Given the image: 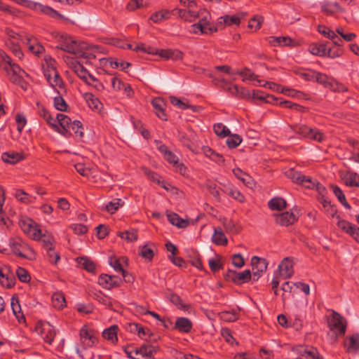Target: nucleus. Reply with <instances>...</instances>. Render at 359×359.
I'll list each match as a JSON object with an SVG mask.
<instances>
[{
	"instance_id": "1",
	"label": "nucleus",
	"mask_w": 359,
	"mask_h": 359,
	"mask_svg": "<svg viewBox=\"0 0 359 359\" xmlns=\"http://www.w3.org/2000/svg\"><path fill=\"white\" fill-rule=\"evenodd\" d=\"M80 338L81 347L76 348V353L82 359H94V354L88 351L87 348L93 347L97 342V337L95 332L84 326L80 330Z\"/></svg>"
},
{
	"instance_id": "2",
	"label": "nucleus",
	"mask_w": 359,
	"mask_h": 359,
	"mask_svg": "<svg viewBox=\"0 0 359 359\" xmlns=\"http://www.w3.org/2000/svg\"><path fill=\"white\" fill-rule=\"evenodd\" d=\"M0 58L5 63L3 67L9 79L14 83L20 84L24 76H27V73L20 67L12 62L11 58L4 50H0Z\"/></svg>"
},
{
	"instance_id": "3",
	"label": "nucleus",
	"mask_w": 359,
	"mask_h": 359,
	"mask_svg": "<svg viewBox=\"0 0 359 359\" xmlns=\"http://www.w3.org/2000/svg\"><path fill=\"white\" fill-rule=\"evenodd\" d=\"M9 246L13 253L17 256L29 259L35 258L34 251L20 237L10 239Z\"/></svg>"
},
{
	"instance_id": "4",
	"label": "nucleus",
	"mask_w": 359,
	"mask_h": 359,
	"mask_svg": "<svg viewBox=\"0 0 359 359\" xmlns=\"http://www.w3.org/2000/svg\"><path fill=\"white\" fill-rule=\"evenodd\" d=\"M56 48L79 56L82 49L87 48V43L78 42L71 36H60L59 43L56 46Z\"/></svg>"
},
{
	"instance_id": "5",
	"label": "nucleus",
	"mask_w": 359,
	"mask_h": 359,
	"mask_svg": "<svg viewBox=\"0 0 359 359\" xmlns=\"http://www.w3.org/2000/svg\"><path fill=\"white\" fill-rule=\"evenodd\" d=\"M292 130L302 137L318 142H322L326 140L325 135L319 129L310 128L306 125H295L292 127Z\"/></svg>"
},
{
	"instance_id": "6",
	"label": "nucleus",
	"mask_w": 359,
	"mask_h": 359,
	"mask_svg": "<svg viewBox=\"0 0 359 359\" xmlns=\"http://www.w3.org/2000/svg\"><path fill=\"white\" fill-rule=\"evenodd\" d=\"M19 226L22 231L30 238L39 241L42 237L39 226L29 217H22L19 220Z\"/></svg>"
},
{
	"instance_id": "7",
	"label": "nucleus",
	"mask_w": 359,
	"mask_h": 359,
	"mask_svg": "<svg viewBox=\"0 0 359 359\" xmlns=\"http://www.w3.org/2000/svg\"><path fill=\"white\" fill-rule=\"evenodd\" d=\"M6 32L8 36V39L6 41L7 47L15 57L22 59L24 55L20 47V43L21 41L25 43V41L22 36L11 29H7Z\"/></svg>"
},
{
	"instance_id": "8",
	"label": "nucleus",
	"mask_w": 359,
	"mask_h": 359,
	"mask_svg": "<svg viewBox=\"0 0 359 359\" xmlns=\"http://www.w3.org/2000/svg\"><path fill=\"white\" fill-rule=\"evenodd\" d=\"M286 175L293 182L302 185L307 189H313L318 183L311 177L306 176L300 172L291 168L286 172Z\"/></svg>"
},
{
	"instance_id": "9",
	"label": "nucleus",
	"mask_w": 359,
	"mask_h": 359,
	"mask_svg": "<svg viewBox=\"0 0 359 359\" xmlns=\"http://www.w3.org/2000/svg\"><path fill=\"white\" fill-rule=\"evenodd\" d=\"M35 330L45 342L51 344L56 336L55 327L48 322L39 321L36 325Z\"/></svg>"
},
{
	"instance_id": "10",
	"label": "nucleus",
	"mask_w": 359,
	"mask_h": 359,
	"mask_svg": "<svg viewBox=\"0 0 359 359\" xmlns=\"http://www.w3.org/2000/svg\"><path fill=\"white\" fill-rule=\"evenodd\" d=\"M328 326L331 331L337 335H344L346 332V324L344 318L337 312H333L328 320Z\"/></svg>"
},
{
	"instance_id": "11",
	"label": "nucleus",
	"mask_w": 359,
	"mask_h": 359,
	"mask_svg": "<svg viewBox=\"0 0 359 359\" xmlns=\"http://www.w3.org/2000/svg\"><path fill=\"white\" fill-rule=\"evenodd\" d=\"M44 76L50 86L58 94L66 92L65 83L57 70L51 69L50 73L44 74Z\"/></svg>"
},
{
	"instance_id": "12",
	"label": "nucleus",
	"mask_w": 359,
	"mask_h": 359,
	"mask_svg": "<svg viewBox=\"0 0 359 359\" xmlns=\"http://www.w3.org/2000/svg\"><path fill=\"white\" fill-rule=\"evenodd\" d=\"M303 359H324L318 349L313 346L299 345L293 348Z\"/></svg>"
},
{
	"instance_id": "13",
	"label": "nucleus",
	"mask_w": 359,
	"mask_h": 359,
	"mask_svg": "<svg viewBox=\"0 0 359 359\" xmlns=\"http://www.w3.org/2000/svg\"><path fill=\"white\" fill-rule=\"evenodd\" d=\"M251 264L253 279L257 280L261 274L266 270L268 262L264 258L255 256L251 259Z\"/></svg>"
},
{
	"instance_id": "14",
	"label": "nucleus",
	"mask_w": 359,
	"mask_h": 359,
	"mask_svg": "<svg viewBox=\"0 0 359 359\" xmlns=\"http://www.w3.org/2000/svg\"><path fill=\"white\" fill-rule=\"evenodd\" d=\"M57 120L58 124V130H56V132L60 133L66 137H70V126L73 122L71 118L65 114H57Z\"/></svg>"
},
{
	"instance_id": "15",
	"label": "nucleus",
	"mask_w": 359,
	"mask_h": 359,
	"mask_svg": "<svg viewBox=\"0 0 359 359\" xmlns=\"http://www.w3.org/2000/svg\"><path fill=\"white\" fill-rule=\"evenodd\" d=\"M121 283V278L115 276L101 274L98 278L100 285L107 290L119 287Z\"/></svg>"
},
{
	"instance_id": "16",
	"label": "nucleus",
	"mask_w": 359,
	"mask_h": 359,
	"mask_svg": "<svg viewBox=\"0 0 359 359\" xmlns=\"http://www.w3.org/2000/svg\"><path fill=\"white\" fill-rule=\"evenodd\" d=\"M337 226L359 243V228L344 219H339Z\"/></svg>"
},
{
	"instance_id": "17",
	"label": "nucleus",
	"mask_w": 359,
	"mask_h": 359,
	"mask_svg": "<svg viewBox=\"0 0 359 359\" xmlns=\"http://www.w3.org/2000/svg\"><path fill=\"white\" fill-rule=\"evenodd\" d=\"M66 62L80 79L84 81L85 80H87L90 74L79 62L73 58L67 57Z\"/></svg>"
},
{
	"instance_id": "18",
	"label": "nucleus",
	"mask_w": 359,
	"mask_h": 359,
	"mask_svg": "<svg viewBox=\"0 0 359 359\" xmlns=\"http://www.w3.org/2000/svg\"><path fill=\"white\" fill-rule=\"evenodd\" d=\"M280 276L285 279L290 278L294 273L293 262L289 257L285 258L279 264Z\"/></svg>"
},
{
	"instance_id": "19",
	"label": "nucleus",
	"mask_w": 359,
	"mask_h": 359,
	"mask_svg": "<svg viewBox=\"0 0 359 359\" xmlns=\"http://www.w3.org/2000/svg\"><path fill=\"white\" fill-rule=\"evenodd\" d=\"M156 55L165 60H182L184 53L177 49H157Z\"/></svg>"
},
{
	"instance_id": "20",
	"label": "nucleus",
	"mask_w": 359,
	"mask_h": 359,
	"mask_svg": "<svg viewBox=\"0 0 359 359\" xmlns=\"http://www.w3.org/2000/svg\"><path fill=\"white\" fill-rule=\"evenodd\" d=\"M25 158V155L23 152H17L14 151H9L4 152L1 155V159L4 163L10 164H15Z\"/></svg>"
},
{
	"instance_id": "21",
	"label": "nucleus",
	"mask_w": 359,
	"mask_h": 359,
	"mask_svg": "<svg viewBox=\"0 0 359 359\" xmlns=\"http://www.w3.org/2000/svg\"><path fill=\"white\" fill-rule=\"evenodd\" d=\"M151 104L154 109L155 114L161 120L166 121L167 116L165 113V102L161 97H156L152 100Z\"/></svg>"
},
{
	"instance_id": "22",
	"label": "nucleus",
	"mask_w": 359,
	"mask_h": 359,
	"mask_svg": "<svg viewBox=\"0 0 359 359\" xmlns=\"http://www.w3.org/2000/svg\"><path fill=\"white\" fill-rule=\"evenodd\" d=\"M197 18H199V24L208 29H212L211 34L217 32V28L211 22V15L206 10H201L197 13Z\"/></svg>"
},
{
	"instance_id": "23",
	"label": "nucleus",
	"mask_w": 359,
	"mask_h": 359,
	"mask_svg": "<svg viewBox=\"0 0 359 359\" xmlns=\"http://www.w3.org/2000/svg\"><path fill=\"white\" fill-rule=\"evenodd\" d=\"M25 43L27 44L29 50L34 55L39 56L43 51L44 48L39 43L37 42L36 39L32 36H27L25 39Z\"/></svg>"
},
{
	"instance_id": "24",
	"label": "nucleus",
	"mask_w": 359,
	"mask_h": 359,
	"mask_svg": "<svg viewBox=\"0 0 359 359\" xmlns=\"http://www.w3.org/2000/svg\"><path fill=\"white\" fill-rule=\"evenodd\" d=\"M297 220V217L292 212H285L276 215V222L281 226H287L292 224Z\"/></svg>"
},
{
	"instance_id": "25",
	"label": "nucleus",
	"mask_w": 359,
	"mask_h": 359,
	"mask_svg": "<svg viewBox=\"0 0 359 359\" xmlns=\"http://www.w3.org/2000/svg\"><path fill=\"white\" fill-rule=\"evenodd\" d=\"M344 347L347 352L355 353L359 350V335L353 334L344 340Z\"/></svg>"
},
{
	"instance_id": "26",
	"label": "nucleus",
	"mask_w": 359,
	"mask_h": 359,
	"mask_svg": "<svg viewBox=\"0 0 359 359\" xmlns=\"http://www.w3.org/2000/svg\"><path fill=\"white\" fill-rule=\"evenodd\" d=\"M157 347L149 344H143L137 351H135V355L143 358H151L157 352Z\"/></svg>"
},
{
	"instance_id": "27",
	"label": "nucleus",
	"mask_w": 359,
	"mask_h": 359,
	"mask_svg": "<svg viewBox=\"0 0 359 359\" xmlns=\"http://www.w3.org/2000/svg\"><path fill=\"white\" fill-rule=\"evenodd\" d=\"M83 97L90 109L97 111L102 109V102L93 93H86L83 94Z\"/></svg>"
},
{
	"instance_id": "28",
	"label": "nucleus",
	"mask_w": 359,
	"mask_h": 359,
	"mask_svg": "<svg viewBox=\"0 0 359 359\" xmlns=\"http://www.w3.org/2000/svg\"><path fill=\"white\" fill-rule=\"evenodd\" d=\"M159 151L163 155L164 158L170 164L175 165L179 161L178 157L170 151L165 144H160L158 147Z\"/></svg>"
},
{
	"instance_id": "29",
	"label": "nucleus",
	"mask_w": 359,
	"mask_h": 359,
	"mask_svg": "<svg viewBox=\"0 0 359 359\" xmlns=\"http://www.w3.org/2000/svg\"><path fill=\"white\" fill-rule=\"evenodd\" d=\"M170 301L179 309L190 312L191 306L189 304H185L181 297L175 293L170 294L169 296Z\"/></svg>"
},
{
	"instance_id": "30",
	"label": "nucleus",
	"mask_w": 359,
	"mask_h": 359,
	"mask_svg": "<svg viewBox=\"0 0 359 359\" xmlns=\"http://www.w3.org/2000/svg\"><path fill=\"white\" fill-rule=\"evenodd\" d=\"M175 327L181 332L188 333L192 327V323L187 318L180 317L176 320Z\"/></svg>"
},
{
	"instance_id": "31",
	"label": "nucleus",
	"mask_w": 359,
	"mask_h": 359,
	"mask_svg": "<svg viewBox=\"0 0 359 359\" xmlns=\"http://www.w3.org/2000/svg\"><path fill=\"white\" fill-rule=\"evenodd\" d=\"M167 217L172 225L179 228H185L189 224V220L180 218L177 214L174 212L168 213Z\"/></svg>"
},
{
	"instance_id": "32",
	"label": "nucleus",
	"mask_w": 359,
	"mask_h": 359,
	"mask_svg": "<svg viewBox=\"0 0 359 359\" xmlns=\"http://www.w3.org/2000/svg\"><path fill=\"white\" fill-rule=\"evenodd\" d=\"M173 12L172 11L163 9L158 12L153 13L150 19L155 23H158L162 22L163 20L169 19L172 15Z\"/></svg>"
},
{
	"instance_id": "33",
	"label": "nucleus",
	"mask_w": 359,
	"mask_h": 359,
	"mask_svg": "<svg viewBox=\"0 0 359 359\" xmlns=\"http://www.w3.org/2000/svg\"><path fill=\"white\" fill-rule=\"evenodd\" d=\"M51 302L53 307L57 309H62L66 306V300L64 294L62 292H55L51 297Z\"/></svg>"
},
{
	"instance_id": "34",
	"label": "nucleus",
	"mask_w": 359,
	"mask_h": 359,
	"mask_svg": "<svg viewBox=\"0 0 359 359\" xmlns=\"http://www.w3.org/2000/svg\"><path fill=\"white\" fill-rule=\"evenodd\" d=\"M240 309L236 308L231 311H222L219 313L221 319L227 322H234L238 319Z\"/></svg>"
},
{
	"instance_id": "35",
	"label": "nucleus",
	"mask_w": 359,
	"mask_h": 359,
	"mask_svg": "<svg viewBox=\"0 0 359 359\" xmlns=\"http://www.w3.org/2000/svg\"><path fill=\"white\" fill-rule=\"evenodd\" d=\"M222 191L226 193V194L231 196L235 200L242 203L245 201L244 196L236 188H234L231 185H226L224 187V189Z\"/></svg>"
},
{
	"instance_id": "36",
	"label": "nucleus",
	"mask_w": 359,
	"mask_h": 359,
	"mask_svg": "<svg viewBox=\"0 0 359 359\" xmlns=\"http://www.w3.org/2000/svg\"><path fill=\"white\" fill-rule=\"evenodd\" d=\"M238 74L243 76V81H256L257 85L262 86V81L259 79V76L251 72L249 69L245 68L241 72H237Z\"/></svg>"
},
{
	"instance_id": "37",
	"label": "nucleus",
	"mask_w": 359,
	"mask_h": 359,
	"mask_svg": "<svg viewBox=\"0 0 359 359\" xmlns=\"http://www.w3.org/2000/svg\"><path fill=\"white\" fill-rule=\"evenodd\" d=\"M15 197L18 201L25 204L33 203L36 200V197L28 194L22 189L16 190Z\"/></svg>"
},
{
	"instance_id": "38",
	"label": "nucleus",
	"mask_w": 359,
	"mask_h": 359,
	"mask_svg": "<svg viewBox=\"0 0 359 359\" xmlns=\"http://www.w3.org/2000/svg\"><path fill=\"white\" fill-rule=\"evenodd\" d=\"M327 47L325 43H312L309 47V51L314 55L326 56Z\"/></svg>"
},
{
	"instance_id": "39",
	"label": "nucleus",
	"mask_w": 359,
	"mask_h": 359,
	"mask_svg": "<svg viewBox=\"0 0 359 359\" xmlns=\"http://www.w3.org/2000/svg\"><path fill=\"white\" fill-rule=\"evenodd\" d=\"M344 180L346 186L359 187V175L354 172H347Z\"/></svg>"
},
{
	"instance_id": "40",
	"label": "nucleus",
	"mask_w": 359,
	"mask_h": 359,
	"mask_svg": "<svg viewBox=\"0 0 359 359\" xmlns=\"http://www.w3.org/2000/svg\"><path fill=\"white\" fill-rule=\"evenodd\" d=\"M118 327L117 325H111L109 328L105 329L102 332V336L105 339L115 343L118 341L117 331Z\"/></svg>"
},
{
	"instance_id": "41",
	"label": "nucleus",
	"mask_w": 359,
	"mask_h": 359,
	"mask_svg": "<svg viewBox=\"0 0 359 359\" xmlns=\"http://www.w3.org/2000/svg\"><path fill=\"white\" fill-rule=\"evenodd\" d=\"M212 239V242L217 245H226L228 243L225 234L220 228L215 229Z\"/></svg>"
},
{
	"instance_id": "42",
	"label": "nucleus",
	"mask_w": 359,
	"mask_h": 359,
	"mask_svg": "<svg viewBox=\"0 0 359 359\" xmlns=\"http://www.w3.org/2000/svg\"><path fill=\"white\" fill-rule=\"evenodd\" d=\"M0 283L2 286L10 288L14 286L15 278L12 273L4 274L3 271L0 269Z\"/></svg>"
},
{
	"instance_id": "43",
	"label": "nucleus",
	"mask_w": 359,
	"mask_h": 359,
	"mask_svg": "<svg viewBox=\"0 0 359 359\" xmlns=\"http://www.w3.org/2000/svg\"><path fill=\"white\" fill-rule=\"evenodd\" d=\"M98 50L99 48L97 46L90 47L87 44V48L82 49L79 56L88 60H91L92 59H95L97 57L96 53Z\"/></svg>"
},
{
	"instance_id": "44",
	"label": "nucleus",
	"mask_w": 359,
	"mask_h": 359,
	"mask_svg": "<svg viewBox=\"0 0 359 359\" xmlns=\"http://www.w3.org/2000/svg\"><path fill=\"white\" fill-rule=\"evenodd\" d=\"M117 235L128 242L136 241L138 238L137 231L134 229L126 231H118Z\"/></svg>"
},
{
	"instance_id": "45",
	"label": "nucleus",
	"mask_w": 359,
	"mask_h": 359,
	"mask_svg": "<svg viewBox=\"0 0 359 359\" xmlns=\"http://www.w3.org/2000/svg\"><path fill=\"white\" fill-rule=\"evenodd\" d=\"M76 260L78 264L87 271L90 273H95V264L91 259L87 257H79L77 258Z\"/></svg>"
},
{
	"instance_id": "46",
	"label": "nucleus",
	"mask_w": 359,
	"mask_h": 359,
	"mask_svg": "<svg viewBox=\"0 0 359 359\" xmlns=\"http://www.w3.org/2000/svg\"><path fill=\"white\" fill-rule=\"evenodd\" d=\"M269 207L271 210H282L286 207V201L282 198L276 197L269 201Z\"/></svg>"
},
{
	"instance_id": "47",
	"label": "nucleus",
	"mask_w": 359,
	"mask_h": 359,
	"mask_svg": "<svg viewBox=\"0 0 359 359\" xmlns=\"http://www.w3.org/2000/svg\"><path fill=\"white\" fill-rule=\"evenodd\" d=\"M138 255L142 258L151 261L154 255V251L148 244L140 246L138 248Z\"/></svg>"
},
{
	"instance_id": "48",
	"label": "nucleus",
	"mask_w": 359,
	"mask_h": 359,
	"mask_svg": "<svg viewBox=\"0 0 359 359\" xmlns=\"http://www.w3.org/2000/svg\"><path fill=\"white\" fill-rule=\"evenodd\" d=\"M109 265L114 268V269L116 271H118V272H121L123 278L125 279V281L126 282H130V280H127L126 278H127V275H126V271H125L121 263H120V259H116V258H112L111 257L109 259Z\"/></svg>"
},
{
	"instance_id": "49",
	"label": "nucleus",
	"mask_w": 359,
	"mask_h": 359,
	"mask_svg": "<svg viewBox=\"0 0 359 359\" xmlns=\"http://www.w3.org/2000/svg\"><path fill=\"white\" fill-rule=\"evenodd\" d=\"M11 306L15 317L20 320V318H24V316L21 311V307L18 298L13 297L11 300Z\"/></svg>"
},
{
	"instance_id": "50",
	"label": "nucleus",
	"mask_w": 359,
	"mask_h": 359,
	"mask_svg": "<svg viewBox=\"0 0 359 359\" xmlns=\"http://www.w3.org/2000/svg\"><path fill=\"white\" fill-rule=\"evenodd\" d=\"M72 132L75 134L76 137L81 139L83 137V128L80 121H74L72 122L70 126L71 135H72Z\"/></svg>"
},
{
	"instance_id": "51",
	"label": "nucleus",
	"mask_w": 359,
	"mask_h": 359,
	"mask_svg": "<svg viewBox=\"0 0 359 359\" xmlns=\"http://www.w3.org/2000/svg\"><path fill=\"white\" fill-rule=\"evenodd\" d=\"M333 193L341 202V203L346 208L350 209L351 206L346 200L345 195L342 190L337 186H332Z\"/></svg>"
},
{
	"instance_id": "52",
	"label": "nucleus",
	"mask_w": 359,
	"mask_h": 359,
	"mask_svg": "<svg viewBox=\"0 0 359 359\" xmlns=\"http://www.w3.org/2000/svg\"><path fill=\"white\" fill-rule=\"evenodd\" d=\"M44 64L43 65V74H47L50 73L51 69L57 70L56 69V62L55 60L51 57L50 56H46L44 57Z\"/></svg>"
},
{
	"instance_id": "53",
	"label": "nucleus",
	"mask_w": 359,
	"mask_h": 359,
	"mask_svg": "<svg viewBox=\"0 0 359 359\" xmlns=\"http://www.w3.org/2000/svg\"><path fill=\"white\" fill-rule=\"evenodd\" d=\"M219 20V23L223 22L224 25L228 26H231L232 25H239L241 22V19L237 15H225L224 17H221Z\"/></svg>"
},
{
	"instance_id": "54",
	"label": "nucleus",
	"mask_w": 359,
	"mask_h": 359,
	"mask_svg": "<svg viewBox=\"0 0 359 359\" xmlns=\"http://www.w3.org/2000/svg\"><path fill=\"white\" fill-rule=\"evenodd\" d=\"M202 151L203 154L208 158H211L212 160L219 162L223 161L222 156L219 155V154L216 153L215 151H213L211 148L209 147H203Z\"/></svg>"
},
{
	"instance_id": "55",
	"label": "nucleus",
	"mask_w": 359,
	"mask_h": 359,
	"mask_svg": "<svg viewBox=\"0 0 359 359\" xmlns=\"http://www.w3.org/2000/svg\"><path fill=\"white\" fill-rule=\"evenodd\" d=\"M131 330L137 332L139 337L147 340V337L150 336V330L149 329H144L141 325L134 323L130 325Z\"/></svg>"
},
{
	"instance_id": "56",
	"label": "nucleus",
	"mask_w": 359,
	"mask_h": 359,
	"mask_svg": "<svg viewBox=\"0 0 359 359\" xmlns=\"http://www.w3.org/2000/svg\"><path fill=\"white\" fill-rule=\"evenodd\" d=\"M213 129L217 135L221 137H227L230 133L229 129L220 123L215 124Z\"/></svg>"
},
{
	"instance_id": "57",
	"label": "nucleus",
	"mask_w": 359,
	"mask_h": 359,
	"mask_svg": "<svg viewBox=\"0 0 359 359\" xmlns=\"http://www.w3.org/2000/svg\"><path fill=\"white\" fill-rule=\"evenodd\" d=\"M269 43L273 46L276 44L279 46H289L292 43V39L289 37L281 36L274 37L272 36L269 39Z\"/></svg>"
},
{
	"instance_id": "58",
	"label": "nucleus",
	"mask_w": 359,
	"mask_h": 359,
	"mask_svg": "<svg viewBox=\"0 0 359 359\" xmlns=\"http://www.w3.org/2000/svg\"><path fill=\"white\" fill-rule=\"evenodd\" d=\"M85 82L87 84L92 86L97 91H102L104 90L103 84L90 74L88 76L87 80H85Z\"/></svg>"
},
{
	"instance_id": "59",
	"label": "nucleus",
	"mask_w": 359,
	"mask_h": 359,
	"mask_svg": "<svg viewBox=\"0 0 359 359\" xmlns=\"http://www.w3.org/2000/svg\"><path fill=\"white\" fill-rule=\"evenodd\" d=\"M316 72L311 69H306L298 70L296 72V74L306 81H315Z\"/></svg>"
},
{
	"instance_id": "60",
	"label": "nucleus",
	"mask_w": 359,
	"mask_h": 359,
	"mask_svg": "<svg viewBox=\"0 0 359 359\" xmlns=\"http://www.w3.org/2000/svg\"><path fill=\"white\" fill-rule=\"evenodd\" d=\"M54 107L55 108L61 111H65L67 109V104L62 97V94H59L58 96L54 98Z\"/></svg>"
},
{
	"instance_id": "61",
	"label": "nucleus",
	"mask_w": 359,
	"mask_h": 359,
	"mask_svg": "<svg viewBox=\"0 0 359 359\" xmlns=\"http://www.w3.org/2000/svg\"><path fill=\"white\" fill-rule=\"evenodd\" d=\"M340 10V6L337 3H326L322 6V11L328 15H332Z\"/></svg>"
},
{
	"instance_id": "62",
	"label": "nucleus",
	"mask_w": 359,
	"mask_h": 359,
	"mask_svg": "<svg viewBox=\"0 0 359 359\" xmlns=\"http://www.w3.org/2000/svg\"><path fill=\"white\" fill-rule=\"evenodd\" d=\"M332 79V77H329L327 74L317 72L315 81L323 85L325 88H327Z\"/></svg>"
},
{
	"instance_id": "63",
	"label": "nucleus",
	"mask_w": 359,
	"mask_h": 359,
	"mask_svg": "<svg viewBox=\"0 0 359 359\" xmlns=\"http://www.w3.org/2000/svg\"><path fill=\"white\" fill-rule=\"evenodd\" d=\"M234 175L241 180L243 184L248 185L250 184V177L243 172L240 168H235L233 170Z\"/></svg>"
},
{
	"instance_id": "64",
	"label": "nucleus",
	"mask_w": 359,
	"mask_h": 359,
	"mask_svg": "<svg viewBox=\"0 0 359 359\" xmlns=\"http://www.w3.org/2000/svg\"><path fill=\"white\" fill-rule=\"evenodd\" d=\"M242 142L241 137L238 135H229L226 140V144L229 148H236Z\"/></svg>"
}]
</instances>
